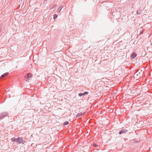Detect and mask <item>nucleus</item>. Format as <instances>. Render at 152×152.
Here are the masks:
<instances>
[{"label":"nucleus","mask_w":152,"mask_h":152,"mask_svg":"<svg viewBox=\"0 0 152 152\" xmlns=\"http://www.w3.org/2000/svg\"><path fill=\"white\" fill-rule=\"evenodd\" d=\"M16 139H15V138H11V140L13 142L15 141V142H16Z\"/></svg>","instance_id":"obj_8"},{"label":"nucleus","mask_w":152,"mask_h":152,"mask_svg":"<svg viewBox=\"0 0 152 152\" xmlns=\"http://www.w3.org/2000/svg\"><path fill=\"white\" fill-rule=\"evenodd\" d=\"M61 10V8L60 7H59L58 8L57 10V11L58 12H60Z\"/></svg>","instance_id":"obj_11"},{"label":"nucleus","mask_w":152,"mask_h":152,"mask_svg":"<svg viewBox=\"0 0 152 152\" xmlns=\"http://www.w3.org/2000/svg\"><path fill=\"white\" fill-rule=\"evenodd\" d=\"M137 56L136 54L135 53H133L131 55V58L132 59H133L135 58Z\"/></svg>","instance_id":"obj_5"},{"label":"nucleus","mask_w":152,"mask_h":152,"mask_svg":"<svg viewBox=\"0 0 152 152\" xmlns=\"http://www.w3.org/2000/svg\"><path fill=\"white\" fill-rule=\"evenodd\" d=\"M31 75L30 73L26 75L25 76V77L26 79V81H28L30 79V78L31 77Z\"/></svg>","instance_id":"obj_2"},{"label":"nucleus","mask_w":152,"mask_h":152,"mask_svg":"<svg viewBox=\"0 0 152 152\" xmlns=\"http://www.w3.org/2000/svg\"><path fill=\"white\" fill-rule=\"evenodd\" d=\"M84 95V93H80L79 94V96H83V95Z\"/></svg>","instance_id":"obj_9"},{"label":"nucleus","mask_w":152,"mask_h":152,"mask_svg":"<svg viewBox=\"0 0 152 152\" xmlns=\"http://www.w3.org/2000/svg\"><path fill=\"white\" fill-rule=\"evenodd\" d=\"M4 116L3 115V114H1V115H0V118H1V117H3Z\"/></svg>","instance_id":"obj_13"},{"label":"nucleus","mask_w":152,"mask_h":152,"mask_svg":"<svg viewBox=\"0 0 152 152\" xmlns=\"http://www.w3.org/2000/svg\"><path fill=\"white\" fill-rule=\"evenodd\" d=\"M23 140L21 138L19 137L16 139V142L20 144L23 142Z\"/></svg>","instance_id":"obj_3"},{"label":"nucleus","mask_w":152,"mask_h":152,"mask_svg":"<svg viewBox=\"0 0 152 152\" xmlns=\"http://www.w3.org/2000/svg\"><path fill=\"white\" fill-rule=\"evenodd\" d=\"M9 74V73L8 72H7L4 73V74L2 75L1 76V77L2 78L4 77L5 76H7Z\"/></svg>","instance_id":"obj_6"},{"label":"nucleus","mask_w":152,"mask_h":152,"mask_svg":"<svg viewBox=\"0 0 152 152\" xmlns=\"http://www.w3.org/2000/svg\"><path fill=\"white\" fill-rule=\"evenodd\" d=\"M84 93V95L87 94H88V92H85Z\"/></svg>","instance_id":"obj_12"},{"label":"nucleus","mask_w":152,"mask_h":152,"mask_svg":"<svg viewBox=\"0 0 152 152\" xmlns=\"http://www.w3.org/2000/svg\"><path fill=\"white\" fill-rule=\"evenodd\" d=\"M57 17V15H53V18L54 19L56 18Z\"/></svg>","instance_id":"obj_10"},{"label":"nucleus","mask_w":152,"mask_h":152,"mask_svg":"<svg viewBox=\"0 0 152 152\" xmlns=\"http://www.w3.org/2000/svg\"><path fill=\"white\" fill-rule=\"evenodd\" d=\"M94 145L96 147H97L98 145L97 144H94Z\"/></svg>","instance_id":"obj_14"},{"label":"nucleus","mask_w":152,"mask_h":152,"mask_svg":"<svg viewBox=\"0 0 152 152\" xmlns=\"http://www.w3.org/2000/svg\"><path fill=\"white\" fill-rule=\"evenodd\" d=\"M142 72L141 70H138V71L135 73L134 76L136 77L137 76H139V77H140L142 75Z\"/></svg>","instance_id":"obj_1"},{"label":"nucleus","mask_w":152,"mask_h":152,"mask_svg":"<svg viewBox=\"0 0 152 152\" xmlns=\"http://www.w3.org/2000/svg\"><path fill=\"white\" fill-rule=\"evenodd\" d=\"M69 123V122L68 121H66L63 124V125H67Z\"/></svg>","instance_id":"obj_7"},{"label":"nucleus","mask_w":152,"mask_h":152,"mask_svg":"<svg viewBox=\"0 0 152 152\" xmlns=\"http://www.w3.org/2000/svg\"><path fill=\"white\" fill-rule=\"evenodd\" d=\"M128 131L126 129H123L121 130L119 132L120 134H121L123 133H125L127 132Z\"/></svg>","instance_id":"obj_4"}]
</instances>
